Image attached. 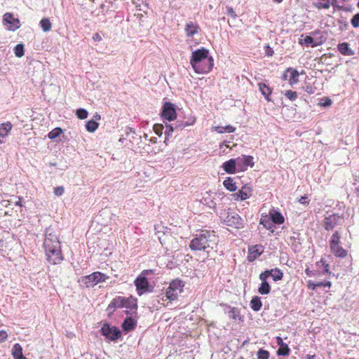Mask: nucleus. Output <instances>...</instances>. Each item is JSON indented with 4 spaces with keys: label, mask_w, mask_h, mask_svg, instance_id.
I'll return each instance as SVG.
<instances>
[{
    "label": "nucleus",
    "mask_w": 359,
    "mask_h": 359,
    "mask_svg": "<svg viewBox=\"0 0 359 359\" xmlns=\"http://www.w3.org/2000/svg\"><path fill=\"white\" fill-rule=\"evenodd\" d=\"M218 239L214 231H201L191 240L189 248L194 251H205L208 257L210 256L211 250L216 252Z\"/></svg>",
    "instance_id": "obj_1"
},
{
    "label": "nucleus",
    "mask_w": 359,
    "mask_h": 359,
    "mask_svg": "<svg viewBox=\"0 0 359 359\" xmlns=\"http://www.w3.org/2000/svg\"><path fill=\"white\" fill-rule=\"evenodd\" d=\"M43 247L49 263L57 264L62 260L60 242L57 236L50 229L46 231Z\"/></svg>",
    "instance_id": "obj_2"
},
{
    "label": "nucleus",
    "mask_w": 359,
    "mask_h": 359,
    "mask_svg": "<svg viewBox=\"0 0 359 359\" xmlns=\"http://www.w3.org/2000/svg\"><path fill=\"white\" fill-rule=\"evenodd\" d=\"M190 63L198 74L208 73L213 67V59L207 49L202 48L192 53Z\"/></svg>",
    "instance_id": "obj_3"
},
{
    "label": "nucleus",
    "mask_w": 359,
    "mask_h": 359,
    "mask_svg": "<svg viewBox=\"0 0 359 359\" xmlns=\"http://www.w3.org/2000/svg\"><path fill=\"white\" fill-rule=\"evenodd\" d=\"M184 286V282L179 279L173 280L165 292L166 298L170 301L176 300L182 292Z\"/></svg>",
    "instance_id": "obj_4"
},
{
    "label": "nucleus",
    "mask_w": 359,
    "mask_h": 359,
    "mask_svg": "<svg viewBox=\"0 0 359 359\" xmlns=\"http://www.w3.org/2000/svg\"><path fill=\"white\" fill-rule=\"evenodd\" d=\"M107 276L99 271L81 278L80 282L86 287H93L99 283H103L107 279Z\"/></svg>",
    "instance_id": "obj_5"
},
{
    "label": "nucleus",
    "mask_w": 359,
    "mask_h": 359,
    "mask_svg": "<svg viewBox=\"0 0 359 359\" xmlns=\"http://www.w3.org/2000/svg\"><path fill=\"white\" fill-rule=\"evenodd\" d=\"M224 222L226 225L235 229H242L244 226L243 219L235 212H228Z\"/></svg>",
    "instance_id": "obj_6"
},
{
    "label": "nucleus",
    "mask_w": 359,
    "mask_h": 359,
    "mask_svg": "<svg viewBox=\"0 0 359 359\" xmlns=\"http://www.w3.org/2000/svg\"><path fill=\"white\" fill-rule=\"evenodd\" d=\"M102 334L111 341H116L121 337L119 329L115 326L111 327L109 324L104 323L101 327Z\"/></svg>",
    "instance_id": "obj_7"
},
{
    "label": "nucleus",
    "mask_w": 359,
    "mask_h": 359,
    "mask_svg": "<svg viewBox=\"0 0 359 359\" xmlns=\"http://www.w3.org/2000/svg\"><path fill=\"white\" fill-rule=\"evenodd\" d=\"M161 116L169 121L174 120L176 118V111L174 104L170 102H165L161 111Z\"/></svg>",
    "instance_id": "obj_8"
},
{
    "label": "nucleus",
    "mask_w": 359,
    "mask_h": 359,
    "mask_svg": "<svg viewBox=\"0 0 359 359\" xmlns=\"http://www.w3.org/2000/svg\"><path fill=\"white\" fill-rule=\"evenodd\" d=\"M252 156L242 155L236 158L238 170L244 171L248 166L253 167L254 161Z\"/></svg>",
    "instance_id": "obj_9"
},
{
    "label": "nucleus",
    "mask_w": 359,
    "mask_h": 359,
    "mask_svg": "<svg viewBox=\"0 0 359 359\" xmlns=\"http://www.w3.org/2000/svg\"><path fill=\"white\" fill-rule=\"evenodd\" d=\"M299 72L292 68H287L283 75V79L289 81L290 86H293L299 81Z\"/></svg>",
    "instance_id": "obj_10"
},
{
    "label": "nucleus",
    "mask_w": 359,
    "mask_h": 359,
    "mask_svg": "<svg viewBox=\"0 0 359 359\" xmlns=\"http://www.w3.org/2000/svg\"><path fill=\"white\" fill-rule=\"evenodd\" d=\"M251 196L252 189L250 186L245 184L237 193L232 194V198L234 201H243L249 198Z\"/></svg>",
    "instance_id": "obj_11"
},
{
    "label": "nucleus",
    "mask_w": 359,
    "mask_h": 359,
    "mask_svg": "<svg viewBox=\"0 0 359 359\" xmlns=\"http://www.w3.org/2000/svg\"><path fill=\"white\" fill-rule=\"evenodd\" d=\"M3 20L5 24H9V29L15 31L20 27V20L15 18L11 13H6L3 16Z\"/></svg>",
    "instance_id": "obj_12"
},
{
    "label": "nucleus",
    "mask_w": 359,
    "mask_h": 359,
    "mask_svg": "<svg viewBox=\"0 0 359 359\" xmlns=\"http://www.w3.org/2000/svg\"><path fill=\"white\" fill-rule=\"evenodd\" d=\"M264 252V247L262 245H255L248 249V260L255 261Z\"/></svg>",
    "instance_id": "obj_13"
},
{
    "label": "nucleus",
    "mask_w": 359,
    "mask_h": 359,
    "mask_svg": "<svg viewBox=\"0 0 359 359\" xmlns=\"http://www.w3.org/2000/svg\"><path fill=\"white\" fill-rule=\"evenodd\" d=\"M340 220V217L337 215H331L325 218L324 227L327 231L332 230Z\"/></svg>",
    "instance_id": "obj_14"
},
{
    "label": "nucleus",
    "mask_w": 359,
    "mask_h": 359,
    "mask_svg": "<svg viewBox=\"0 0 359 359\" xmlns=\"http://www.w3.org/2000/svg\"><path fill=\"white\" fill-rule=\"evenodd\" d=\"M135 285L140 294L145 291L148 287V280L144 276H138L135 280Z\"/></svg>",
    "instance_id": "obj_15"
},
{
    "label": "nucleus",
    "mask_w": 359,
    "mask_h": 359,
    "mask_svg": "<svg viewBox=\"0 0 359 359\" xmlns=\"http://www.w3.org/2000/svg\"><path fill=\"white\" fill-rule=\"evenodd\" d=\"M276 342L279 346V348L277 351V354L278 355H288L290 354V349L289 348L287 344L283 342V339L280 337H277Z\"/></svg>",
    "instance_id": "obj_16"
},
{
    "label": "nucleus",
    "mask_w": 359,
    "mask_h": 359,
    "mask_svg": "<svg viewBox=\"0 0 359 359\" xmlns=\"http://www.w3.org/2000/svg\"><path fill=\"white\" fill-rule=\"evenodd\" d=\"M125 297H116L113 299L107 307L109 312H113L116 309L123 308V302H125Z\"/></svg>",
    "instance_id": "obj_17"
},
{
    "label": "nucleus",
    "mask_w": 359,
    "mask_h": 359,
    "mask_svg": "<svg viewBox=\"0 0 359 359\" xmlns=\"http://www.w3.org/2000/svg\"><path fill=\"white\" fill-rule=\"evenodd\" d=\"M222 168L229 174H233L236 171L237 163L236 158H231L222 165Z\"/></svg>",
    "instance_id": "obj_18"
},
{
    "label": "nucleus",
    "mask_w": 359,
    "mask_h": 359,
    "mask_svg": "<svg viewBox=\"0 0 359 359\" xmlns=\"http://www.w3.org/2000/svg\"><path fill=\"white\" fill-rule=\"evenodd\" d=\"M269 216L274 224H281L284 222V217L282 214L274 209L269 211Z\"/></svg>",
    "instance_id": "obj_19"
},
{
    "label": "nucleus",
    "mask_w": 359,
    "mask_h": 359,
    "mask_svg": "<svg viewBox=\"0 0 359 359\" xmlns=\"http://www.w3.org/2000/svg\"><path fill=\"white\" fill-rule=\"evenodd\" d=\"M331 252L336 257L344 258L347 256V251L344 250L339 244L330 246Z\"/></svg>",
    "instance_id": "obj_20"
},
{
    "label": "nucleus",
    "mask_w": 359,
    "mask_h": 359,
    "mask_svg": "<svg viewBox=\"0 0 359 359\" xmlns=\"http://www.w3.org/2000/svg\"><path fill=\"white\" fill-rule=\"evenodd\" d=\"M199 27L192 22H188L185 26V32L187 36H193L198 32Z\"/></svg>",
    "instance_id": "obj_21"
},
{
    "label": "nucleus",
    "mask_w": 359,
    "mask_h": 359,
    "mask_svg": "<svg viewBox=\"0 0 359 359\" xmlns=\"http://www.w3.org/2000/svg\"><path fill=\"white\" fill-rule=\"evenodd\" d=\"M136 321L132 318H127L124 320L122 324V328L123 330L129 332L133 330L136 326Z\"/></svg>",
    "instance_id": "obj_22"
},
{
    "label": "nucleus",
    "mask_w": 359,
    "mask_h": 359,
    "mask_svg": "<svg viewBox=\"0 0 359 359\" xmlns=\"http://www.w3.org/2000/svg\"><path fill=\"white\" fill-rule=\"evenodd\" d=\"M12 355L14 359H27L22 354V348L19 344L13 345Z\"/></svg>",
    "instance_id": "obj_23"
},
{
    "label": "nucleus",
    "mask_w": 359,
    "mask_h": 359,
    "mask_svg": "<svg viewBox=\"0 0 359 359\" xmlns=\"http://www.w3.org/2000/svg\"><path fill=\"white\" fill-rule=\"evenodd\" d=\"M339 51L344 55L351 56L354 55V51L352 50L347 43H341L338 45Z\"/></svg>",
    "instance_id": "obj_24"
},
{
    "label": "nucleus",
    "mask_w": 359,
    "mask_h": 359,
    "mask_svg": "<svg viewBox=\"0 0 359 359\" xmlns=\"http://www.w3.org/2000/svg\"><path fill=\"white\" fill-rule=\"evenodd\" d=\"M259 222L260 224H262L266 229L270 230L272 233L274 231L273 222L267 215L262 216Z\"/></svg>",
    "instance_id": "obj_25"
},
{
    "label": "nucleus",
    "mask_w": 359,
    "mask_h": 359,
    "mask_svg": "<svg viewBox=\"0 0 359 359\" xmlns=\"http://www.w3.org/2000/svg\"><path fill=\"white\" fill-rule=\"evenodd\" d=\"M258 86L261 93L264 96L267 101L270 102L271 100L269 97L271 93V88L264 83H259Z\"/></svg>",
    "instance_id": "obj_26"
},
{
    "label": "nucleus",
    "mask_w": 359,
    "mask_h": 359,
    "mask_svg": "<svg viewBox=\"0 0 359 359\" xmlns=\"http://www.w3.org/2000/svg\"><path fill=\"white\" fill-rule=\"evenodd\" d=\"M12 129V124L10 122L1 123L0 125V136L6 137Z\"/></svg>",
    "instance_id": "obj_27"
},
{
    "label": "nucleus",
    "mask_w": 359,
    "mask_h": 359,
    "mask_svg": "<svg viewBox=\"0 0 359 359\" xmlns=\"http://www.w3.org/2000/svg\"><path fill=\"white\" fill-rule=\"evenodd\" d=\"M262 306V303L261 302L260 297L255 296L250 301V307L255 311H258L260 310Z\"/></svg>",
    "instance_id": "obj_28"
},
{
    "label": "nucleus",
    "mask_w": 359,
    "mask_h": 359,
    "mask_svg": "<svg viewBox=\"0 0 359 359\" xmlns=\"http://www.w3.org/2000/svg\"><path fill=\"white\" fill-rule=\"evenodd\" d=\"M270 276L272 277L274 281L280 280L283 277V273L278 268H275L269 270Z\"/></svg>",
    "instance_id": "obj_29"
},
{
    "label": "nucleus",
    "mask_w": 359,
    "mask_h": 359,
    "mask_svg": "<svg viewBox=\"0 0 359 359\" xmlns=\"http://www.w3.org/2000/svg\"><path fill=\"white\" fill-rule=\"evenodd\" d=\"M314 6L318 9H327L330 7V0H318L313 3Z\"/></svg>",
    "instance_id": "obj_30"
},
{
    "label": "nucleus",
    "mask_w": 359,
    "mask_h": 359,
    "mask_svg": "<svg viewBox=\"0 0 359 359\" xmlns=\"http://www.w3.org/2000/svg\"><path fill=\"white\" fill-rule=\"evenodd\" d=\"M224 187L230 191H234L237 189L235 182L231 177H227L223 182Z\"/></svg>",
    "instance_id": "obj_31"
},
{
    "label": "nucleus",
    "mask_w": 359,
    "mask_h": 359,
    "mask_svg": "<svg viewBox=\"0 0 359 359\" xmlns=\"http://www.w3.org/2000/svg\"><path fill=\"white\" fill-rule=\"evenodd\" d=\"M125 302H123V308H128L130 309H137V303L136 299L133 297L125 298Z\"/></svg>",
    "instance_id": "obj_32"
},
{
    "label": "nucleus",
    "mask_w": 359,
    "mask_h": 359,
    "mask_svg": "<svg viewBox=\"0 0 359 359\" xmlns=\"http://www.w3.org/2000/svg\"><path fill=\"white\" fill-rule=\"evenodd\" d=\"M99 126V123L94 119L89 120L86 123V128L90 133L95 132Z\"/></svg>",
    "instance_id": "obj_33"
},
{
    "label": "nucleus",
    "mask_w": 359,
    "mask_h": 359,
    "mask_svg": "<svg viewBox=\"0 0 359 359\" xmlns=\"http://www.w3.org/2000/svg\"><path fill=\"white\" fill-rule=\"evenodd\" d=\"M271 291V286L267 283V281L262 282L260 286L259 287L258 292L261 294H268Z\"/></svg>",
    "instance_id": "obj_34"
},
{
    "label": "nucleus",
    "mask_w": 359,
    "mask_h": 359,
    "mask_svg": "<svg viewBox=\"0 0 359 359\" xmlns=\"http://www.w3.org/2000/svg\"><path fill=\"white\" fill-rule=\"evenodd\" d=\"M40 25L43 31L47 32L51 29V22L48 18H43L40 21Z\"/></svg>",
    "instance_id": "obj_35"
},
{
    "label": "nucleus",
    "mask_w": 359,
    "mask_h": 359,
    "mask_svg": "<svg viewBox=\"0 0 359 359\" xmlns=\"http://www.w3.org/2000/svg\"><path fill=\"white\" fill-rule=\"evenodd\" d=\"M341 235L338 231H335L331 236L330 240V247L339 245L340 243Z\"/></svg>",
    "instance_id": "obj_36"
},
{
    "label": "nucleus",
    "mask_w": 359,
    "mask_h": 359,
    "mask_svg": "<svg viewBox=\"0 0 359 359\" xmlns=\"http://www.w3.org/2000/svg\"><path fill=\"white\" fill-rule=\"evenodd\" d=\"M14 53L16 57H21L24 55V46L21 43L18 44L14 48Z\"/></svg>",
    "instance_id": "obj_37"
},
{
    "label": "nucleus",
    "mask_w": 359,
    "mask_h": 359,
    "mask_svg": "<svg viewBox=\"0 0 359 359\" xmlns=\"http://www.w3.org/2000/svg\"><path fill=\"white\" fill-rule=\"evenodd\" d=\"M62 133V130L61 128H54L53 130H52L48 135V137L50 139V140H54L55 139L56 137H57L58 136H60V135Z\"/></svg>",
    "instance_id": "obj_38"
},
{
    "label": "nucleus",
    "mask_w": 359,
    "mask_h": 359,
    "mask_svg": "<svg viewBox=\"0 0 359 359\" xmlns=\"http://www.w3.org/2000/svg\"><path fill=\"white\" fill-rule=\"evenodd\" d=\"M269 352L262 348H260L257 353V359H269Z\"/></svg>",
    "instance_id": "obj_39"
},
{
    "label": "nucleus",
    "mask_w": 359,
    "mask_h": 359,
    "mask_svg": "<svg viewBox=\"0 0 359 359\" xmlns=\"http://www.w3.org/2000/svg\"><path fill=\"white\" fill-rule=\"evenodd\" d=\"M195 121H196L195 118H191L189 119V121H185V122H182L180 123H177L175 126V128L176 129L180 128L182 130V129L184 128L186 126L193 125L195 123Z\"/></svg>",
    "instance_id": "obj_40"
},
{
    "label": "nucleus",
    "mask_w": 359,
    "mask_h": 359,
    "mask_svg": "<svg viewBox=\"0 0 359 359\" xmlns=\"http://www.w3.org/2000/svg\"><path fill=\"white\" fill-rule=\"evenodd\" d=\"M228 316H229V318H231V319H233V320H236V318L239 316V311H238V309L237 308H235V307L231 308V309L228 312Z\"/></svg>",
    "instance_id": "obj_41"
},
{
    "label": "nucleus",
    "mask_w": 359,
    "mask_h": 359,
    "mask_svg": "<svg viewBox=\"0 0 359 359\" xmlns=\"http://www.w3.org/2000/svg\"><path fill=\"white\" fill-rule=\"evenodd\" d=\"M76 114L79 119H85L88 116V111L83 108H80L76 110Z\"/></svg>",
    "instance_id": "obj_42"
},
{
    "label": "nucleus",
    "mask_w": 359,
    "mask_h": 359,
    "mask_svg": "<svg viewBox=\"0 0 359 359\" xmlns=\"http://www.w3.org/2000/svg\"><path fill=\"white\" fill-rule=\"evenodd\" d=\"M165 126H166V129L164 133L165 135V142H166V141L168 140L169 137L172 134L173 130H174V128L172 125L166 124Z\"/></svg>",
    "instance_id": "obj_43"
},
{
    "label": "nucleus",
    "mask_w": 359,
    "mask_h": 359,
    "mask_svg": "<svg viewBox=\"0 0 359 359\" xmlns=\"http://www.w3.org/2000/svg\"><path fill=\"white\" fill-rule=\"evenodd\" d=\"M304 43L307 46H311V47H315L317 45L316 43H314L313 38L310 36H306L304 38Z\"/></svg>",
    "instance_id": "obj_44"
},
{
    "label": "nucleus",
    "mask_w": 359,
    "mask_h": 359,
    "mask_svg": "<svg viewBox=\"0 0 359 359\" xmlns=\"http://www.w3.org/2000/svg\"><path fill=\"white\" fill-rule=\"evenodd\" d=\"M285 95L291 101L295 100L297 97V92L292 90H286Z\"/></svg>",
    "instance_id": "obj_45"
},
{
    "label": "nucleus",
    "mask_w": 359,
    "mask_h": 359,
    "mask_svg": "<svg viewBox=\"0 0 359 359\" xmlns=\"http://www.w3.org/2000/svg\"><path fill=\"white\" fill-rule=\"evenodd\" d=\"M163 129H164V127L162 124H154V131L158 136L162 135Z\"/></svg>",
    "instance_id": "obj_46"
},
{
    "label": "nucleus",
    "mask_w": 359,
    "mask_h": 359,
    "mask_svg": "<svg viewBox=\"0 0 359 359\" xmlns=\"http://www.w3.org/2000/svg\"><path fill=\"white\" fill-rule=\"evenodd\" d=\"M351 23L354 28L359 27V13L354 15L351 20Z\"/></svg>",
    "instance_id": "obj_47"
},
{
    "label": "nucleus",
    "mask_w": 359,
    "mask_h": 359,
    "mask_svg": "<svg viewBox=\"0 0 359 359\" xmlns=\"http://www.w3.org/2000/svg\"><path fill=\"white\" fill-rule=\"evenodd\" d=\"M226 13L228 15H229L231 17V18H233V19H236L237 18V15L232 7L226 6Z\"/></svg>",
    "instance_id": "obj_48"
},
{
    "label": "nucleus",
    "mask_w": 359,
    "mask_h": 359,
    "mask_svg": "<svg viewBox=\"0 0 359 359\" xmlns=\"http://www.w3.org/2000/svg\"><path fill=\"white\" fill-rule=\"evenodd\" d=\"M270 271L269 270H266L265 271L262 272L259 275V279L262 280V282L266 281V279L271 276H270Z\"/></svg>",
    "instance_id": "obj_49"
},
{
    "label": "nucleus",
    "mask_w": 359,
    "mask_h": 359,
    "mask_svg": "<svg viewBox=\"0 0 359 359\" xmlns=\"http://www.w3.org/2000/svg\"><path fill=\"white\" fill-rule=\"evenodd\" d=\"M203 203L207 204L210 208H215L216 203L210 197L203 198Z\"/></svg>",
    "instance_id": "obj_50"
},
{
    "label": "nucleus",
    "mask_w": 359,
    "mask_h": 359,
    "mask_svg": "<svg viewBox=\"0 0 359 359\" xmlns=\"http://www.w3.org/2000/svg\"><path fill=\"white\" fill-rule=\"evenodd\" d=\"M65 189L62 186L57 187L54 189V194L57 196H60L64 194Z\"/></svg>",
    "instance_id": "obj_51"
},
{
    "label": "nucleus",
    "mask_w": 359,
    "mask_h": 359,
    "mask_svg": "<svg viewBox=\"0 0 359 359\" xmlns=\"http://www.w3.org/2000/svg\"><path fill=\"white\" fill-rule=\"evenodd\" d=\"M316 287H330L331 286V283L330 281H318L316 283Z\"/></svg>",
    "instance_id": "obj_52"
},
{
    "label": "nucleus",
    "mask_w": 359,
    "mask_h": 359,
    "mask_svg": "<svg viewBox=\"0 0 359 359\" xmlns=\"http://www.w3.org/2000/svg\"><path fill=\"white\" fill-rule=\"evenodd\" d=\"M7 337H8V334L6 331H3V330L0 331V341L1 342L6 341Z\"/></svg>",
    "instance_id": "obj_53"
},
{
    "label": "nucleus",
    "mask_w": 359,
    "mask_h": 359,
    "mask_svg": "<svg viewBox=\"0 0 359 359\" xmlns=\"http://www.w3.org/2000/svg\"><path fill=\"white\" fill-rule=\"evenodd\" d=\"M235 130H236V128L231 125H228L224 127V132H226V133H233Z\"/></svg>",
    "instance_id": "obj_54"
},
{
    "label": "nucleus",
    "mask_w": 359,
    "mask_h": 359,
    "mask_svg": "<svg viewBox=\"0 0 359 359\" xmlns=\"http://www.w3.org/2000/svg\"><path fill=\"white\" fill-rule=\"evenodd\" d=\"M307 286L309 289L312 290H316V288L317 287L316 285V283L313 282L312 280H309L307 282Z\"/></svg>",
    "instance_id": "obj_55"
},
{
    "label": "nucleus",
    "mask_w": 359,
    "mask_h": 359,
    "mask_svg": "<svg viewBox=\"0 0 359 359\" xmlns=\"http://www.w3.org/2000/svg\"><path fill=\"white\" fill-rule=\"evenodd\" d=\"M299 202L302 204H308L309 201H307V196H301V198L299 199Z\"/></svg>",
    "instance_id": "obj_56"
},
{
    "label": "nucleus",
    "mask_w": 359,
    "mask_h": 359,
    "mask_svg": "<svg viewBox=\"0 0 359 359\" xmlns=\"http://www.w3.org/2000/svg\"><path fill=\"white\" fill-rule=\"evenodd\" d=\"M93 39L95 41H100L102 40V36L99 33H96L93 35Z\"/></svg>",
    "instance_id": "obj_57"
},
{
    "label": "nucleus",
    "mask_w": 359,
    "mask_h": 359,
    "mask_svg": "<svg viewBox=\"0 0 359 359\" xmlns=\"http://www.w3.org/2000/svg\"><path fill=\"white\" fill-rule=\"evenodd\" d=\"M331 104H332L331 100L329 99V98H327L325 100V101L323 103L321 104V105L323 106V107H329V106L331 105Z\"/></svg>",
    "instance_id": "obj_58"
},
{
    "label": "nucleus",
    "mask_w": 359,
    "mask_h": 359,
    "mask_svg": "<svg viewBox=\"0 0 359 359\" xmlns=\"http://www.w3.org/2000/svg\"><path fill=\"white\" fill-rule=\"evenodd\" d=\"M215 130L219 133H224V127L216 126V127H215Z\"/></svg>",
    "instance_id": "obj_59"
},
{
    "label": "nucleus",
    "mask_w": 359,
    "mask_h": 359,
    "mask_svg": "<svg viewBox=\"0 0 359 359\" xmlns=\"http://www.w3.org/2000/svg\"><path fill=\"white\" fill-rule=\"evenodd\" d=\"M266 48H267V49L266 50V55L268 56H272L273 54V50L269 46Z\"/></svg>",
    "instance_id": "obj_60"
},
{
    "label": "nucleus",
    "mask_w": 359,
    "mask_h": 359,
    "mask_svg": "<svg viewBox=\"0 0 359 359\" xmlns=\"http://www.w3.org/2000/svg\"><path fill=\"white\" fill-rule=\"evenodd\" d=\"M101 118V116L100 114H98L97 113H96L95 114H94L93 117V119H94V121H97V120H100Z\"/></svg>",
    "instance_id": "obj_61"
},
{
    "label": "nucleus",
    "mask_w": 359,
    "mask_h": 359,
    "mask_svg": "<svg viewBox=\"0 0 359 359\" xmlns=\"http://www.w3.org/2000/svg\"><path fill=\"white\" fill-rule=\"evenodd\" d=\"M21 200L22 198L20 197L18 198V200L17 201L15 202V205H19L20 207H22V203H21Z\"/></svg>",
    "instance_id": "obj_62"
},
{
    "label": "nucleus",
    "mask_w": 359,
    "mask_h": 359,
    "mask_svg": "<svg viewBox=\"0 0 359 359\" xmlns=\"http://www.w3.org/2000/svg\"><path fill=\"white\" fill-rule=\"evenodd\" d=\"M329 268H330V266L328 264H326L324 265V270L325 271L326 273H330Z\"/></svg>",
    "instance_id": "obj_63"
},
{
    "label": "nucleus",
    "mask_w": 359,
    "mask_h": 359,
    "mask_svg": "<svg viewBox=\"0 0 359 359\" xmlns=\"http://www.w3.org/2000/svg\"><path fill=\"white\" fill-rule=\"evenodd\" d=\"M306 358L307 359H316V356H315V355H307Z\"/></svg>",
    "instance_id": "obj_64"
}]
</instances>
